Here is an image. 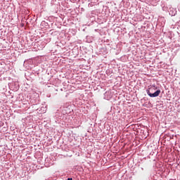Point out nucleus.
Instances as JSON below:
<instances>
[{
  "instance_id": "1",
  "label": "nucleus",
  "mask_w": 180,
  "mask_h": 180,
  "mask_svg": "<svg viewBox=\"0 0 180 180\" xmlns=\"http://www.w3.org/2000/svg\"><path fill=\"white\" fill-rule=\"evenodd\" d=\"M147 94L150 98H155L160 96V94H161V90H158L153 94H151L150 91L148 90Z\"/></svg>"
},
{
  "instance_id": "2",
  "label": "nucleus",
  "mask_w": 180,
  "mask_h": 180,
  "mask_svg": "<svg viewBox=\"0 0 180 180\" xmlns=\"http://www.w3.org/2000/svg\"><path fill=\"white\" fill-rule=\"evenodd\" d=\"M68 180H72V178H68Z\"/></svg>"
}]
</instances>
